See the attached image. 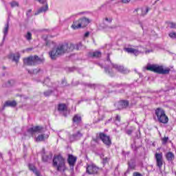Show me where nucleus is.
Wrapping results in <instances>:
<instances>
[{"mask_svg": "<svg viewBox=\"0 0 176 176\" xmlns=\"http://www.w3.org/2000/svg\"><path fill=\"white\" fill-rule=\"evenodd\" d=\"M77 160V157L75 155H73V154H69L68 158H67V162L68 164H69L70 168L74 170V165L76 162Z\"/></svg>", "mask_w": 176, "mask_h": 176, "instance_id": "nucleus-10", "label": "nucleus"}, {"mask_svg": "<svg viewBox=\"0 0 176 176\" xmlns=\"http://www.w3.org/2000/svg\"><path fill=\"white\" fill-rule=\"evenodd\" d=\"M155 116H157L160 123L166 124L169 120L168 116L166 115L165 111H164V109L162 108H157V109H155Z\"/></svg>", "mask_w": 176, "mask_h": 176, "instance_id": "nucleus-4", "label": "nucleus"}, {"mask_svg": "<svg viewBox=\"0 0 176 176\" xmlns=\"http://www.w3.org/2000/svg\"><path fill=\"white\" fill-rule=\"evenodd\" d=\"M26 40H32V33L30 32H28L27 34L25 35Z\"/></svg>", "mask_w": 176, "mask_h": 176, "instance_id": "nucleus-33", "label": "nucleus"}, {"mask_svg": "<svg viewBox=\"0 0 176 176\" xmlns=\"http://www.w3.org/2000/svg\"><path fill=\"white\" fill-rule=\"evenodd\" d=\"M168 140H169L168 137H164V138H162V144L166 145V144H167Z\"/></svg>", "mask_w": 176, "mask_h": 176, "instance_id": "nucleus-34", "label": "nucleus"}, {"mask_svg": "<svg viewBox=\"0 0 176 176\" xmlns=\"http://www.w3.org/2000/svg\"><path fill=\"white\" fill-rule=\"evenodd\" d=\"M124 50L126 52H128V54H133L135 56L140 54V51H138V50H135L134 48H124Z\"/></svg>", "mask_w": 176, "mask_h": 176, "instance_id": "nucleus-18", "label": "nucleus"}, {"mask_svg": "<svg viewBox=\"0 0 176 176\" xmlns=\"http://www.w3.org/2000/svg\"><path fill=\"white\" fill-rule=\"evenodd\" d=\"M0 157H2V154H1V153H0Z\"/></svg>", "mask_w": 176, "mask_h": 176, "instance_id": "nucleus-52", "label": "nucleus"}, {"mask_svg": "<svg viewBox=\"0 0 176 176\" xmlns=\"http://www.w3.org/2000/svg\"><path fill=\"white\" fill-rule=\"evenodd\" d=\"M120 86H122V85H119V84L114 85V87H120Z\"/></svg>", "mask_w": 176, "mask_h": 176, "instance_id": "nucleus-50", "label": "nucleus"}, {"mask_svg": "<svg viewBox=\"0 0 176 176\" xmlns=\"http://www.w3.org/2000/svg\"><path fill=\"white\" fill-rule=\"evenodd\" d=\"M151 52H153V50H148L147 51H145L146 54H150Z\"/></svg>", "mask_w": 176, "mask_h": 176, "instance_id": "nucleus-47", "label": "nucleus"}, {"mask_svg": "<svg viewBox=\"0 0 176 176\" xmlns=\"http://www.w3.org/2000/svg\"><path fill=\"white\" fill-rule=\"evenodd\" d=\"M47 138H49V135L41 134L40 135H38V137L36 138V142H41V141H45V140Z\"/></svg>", "mask_w": 176, "mask_h": 176, "instance_id": "nucleus-19", "label": "nucleus"}, {"mask_svg": "<svg viewBox=\"0 0 176 176\" xmlns=\"http://www.w3.org/2000/svg\"><path fill=\"white\" fill-rule=\"evenodd\" d=\"M28 166H29V169L30 170H32V172H34V173H35L36 176H41V173L39 172V170L36 169L34 164H29Z\"/></svg>", "mask_w": 176, "mask_h": 176, "instance_id": "nucleus-17", "label": "nucleus"}, {"mask_svg": "<svg viewBox=\"0 0 176 176\" xmlns=\"http://www.w3.org/2000/svg\"><path fill=\"white\" fill-rule=\"evenodd\" d=\"M82 121V118L80 116V115H75L73 118V122L74 123H76V124H78Z\"/></svg>", "mask_w": 176, "mask_h": 176, "instance_id": "nucleus-25", "label": "nucleus"}, {"mask_svg": "<svg viewBox=\"0 0 176 176\" xmlns=\"http://www.w3.org/2000/svg\"><path fill=\"white\" fill-rule=\"evenodd\" d=\"M26 52H29V51H32V48H26V50H25ZM23 50L22 51V52L24 54L25 52V51Z\"/></svg>", "mask_w": 176, "mask_h": 176, "instance_id": "nucleus-43", "label": "nucleus"}, {"mask_svg": "<svg viewBox=\"0 0 176 176\" xmlns=\"http://www.w3.org/2000/svg\"><path fill=\"white\" fill-rule=\"evenodd\" d=\"M98 170L99 168H98V166H96V165L94 164H91L87 166V172L89 175L98 173Z\"/></svg>", "mask_w": 176, "mask_h": 176, "instance_id": "nucleus-11", "label": "nucleus"}, {"mask_svg": "<svg viewBox=\"0 0 176 176\" xmlns=\"http://www.w3.org/2000/svg\"><path fill=\"white\" fill-rule=\"evenodd\" d=\"M74 50H82V43H79L78 44H76V45L74 44H68L67 43L59 44V45L53 48L49 54L51 59H56L58 56H62V55L67 52H72Z\"/></svg>", "mask_w": 176, "mask_h": 176, "instance_id": "nucleus-1", "label": "nucleus"}, {"mask_svg": "<svg viewBox=\"0 0 176 176\" xmlns=\"http://www.w3.org/2000/svg\"><path fill=\"white\" fill-rule=\"evenodd\" d=\"M104 21H106L107 22H109V23H111L113 21V18L112 16H106L104 18Z\"/></svg>", "mask_w": 176, "mask_h": 176, "instance_id": "nucleus-32", "label": "nucleus"}, {"mask_svg": "<svg viewBox=\"0 0 176 176\" xmlns=\"http://www.w3.org/2000/svg\"><path fill=\"white\" fill-rule=\"evenodd\" d=\"M32 10L30 9L26 12V16H28V18H30L31 16H32Z\"/></svg>", "mask_w": 176, "mask_h": 176, "instance_id": "nucleus-35", "label": "nucleus"}, {"mask_svg": "<svg viewBox=\"0 0 176 176\" xmlns=\"http://www.w3.org/2000/svg\"><path fill=\"white\" fill-rule=\"evenodd\" d=\"M155 158L157 166H158L159 169H162L164 162L163 153H155Z\"/></svg>", "mask_w": 176, "mask_h": 176, "instance_id": "nucleus-7", "label": "nucleus"}, {"mask_svg": "<svg viewBox=\"0 0 176 176\" xmlns=\"http://www.w3.org/2000/svg\"><path fill=\"white\" fill-rule=\"evenodd\" d=\"M146 69L157 72V74H169L170 69L166 67L164 69L163 66H159V65H148Z\"/></svg>", "mask_w": 176, "mask_h": 176, "instance_id": "nucleus-3", "label": "nucleus"}, {"mask_svg": "<svg viewBox=\"0 0 176 176\" xmlns=\"http://www.w3.org/2000/svg\"><path fill=\"white\" fill-rule=\"evenodd\" d=\"M133 176H142V175L138 172H134Z\"/></svg>", "mask_w": 176, "mask_h": 176, "instance_id": "nucleus-39", "label": "nucleus"}, {"mask_svg": "<svg viewBox=\"0 0 176 176\" xmlns=\"http://www.w3.org/2000/svg\"><path fill=\"white\" fill-rule=\"evenodd\" d=\"M101 56H102V53L98 51H96L93 53V56L95 58H100Z\"/></svg>", "mask_w": 176, "mask_h": 176, "instance_id": "nucleus-27", "label": "nucleus"}, {"mask_svg": "<svg viewBox=\"0 0 176 176\" xmlns=\"http://www.w3.org/2000/svg\"><path fill=\"white\" fill-rule=\"evenodd\" d=\"M52 158V154H49V155H46V154H44L43 155V161L45 162H48L50 161Z\"/></svg>", "mask_w": 176, "mask_h": 176, "instance_id": "nucleus-26", "label": "nucleus"}, {"mask_svg": "<svg viewBox=\"0 0 176 176\" xmlns=\"http://www.w3.org/2000/svg\"><path fill=\"white\" fill-rule=\"evenodd\" d=\"M119 104L121 108H126L129 105V102L127 100H122L120 101Z\"/></svg>", "mask_w": 176, "mask_h": 176, "instance_id": "nucleus-23", "label": "nucleus"}, {"mask_svg": "<svg viewBox=\"0 0 176 176\" xmlns=\"http://www.w3.org/2000/svg\"><path fill=\"white\" fill-rule=\"evenodd\" d=\"M129 168L131 169H135L136 165L135 162H128Z\"/></svg>", "mask_w": 176, "mask_h": 176, "instance_id": "nucleus-30", "label": "nucleus"}, {"mask_svg": "<svg viewBox=\"0 0 176 176\" xmlns=\"http://www.w3.org/2000/svg\"><path fill=\"white\" fill-rule=\"evenodd\" d=\"M109 158L108 157H105V158H103V164H107L108 162Z\"/></svg>", "mask_w": 176, "mask_h": 176, "instance_id": "nucleus-38", "label": "nucleus"}, {"mask_svg": "<svg viewBox=\"0 0 176 176\" xmlns=\"http://www.w3.org/2000/svg\"><path fill=\"white\" fill-rule=\"evenodd\" d=\"M10 6L12 8H14V7H19V3L18 1H11L10 2Z\"/></svg>", "mask_w": 176, "mask_h": 176, "instance_id": "nucleus-28", "label": "nucleus"}, {"mask_svg": "<svg viewBox=\"0 0 176 176\" xmlns=\"http://www.w3.org/2000/svg\"><path fill=\"white\" fill-rule=\"evenodd\" d=\"M107 60H110V58H109V54H108V55H107Z\"/></svg>", "mask_w": 176, "mask_h": 176, "instance_id": "nucleus-51", "label": "nucleus"}, {"mask_svg": "<svg viewBox=\"0 0 176 176\" xmlns=\"http://www.w3.org/2000/svg\"><path fill=\"white\" fill-rule=\"evenodd\" d=\"M52 41H46V45L50 47Z\"/></svg>", "mask_w": 176, "mask_h": 176, "instance_id": "nucleus-46", "label": "nucleus"}, {"mask_svg": "<svg viewBox=\"0 0 176 176\" xmlns=\"http://www.w3.org/2000/svg\"><path fill=\"white\" fill-rule=\"evenodd\" d=\"M58 111L60 112H63L64 116H67V105H65V104H59Z\"/></svg>", "mask_w": 176, "mask_h": 176, "instance_id": "nucleus-16", "label": "nucleus"}, {"mask_svg": "<svg viewBox=\"0 0 176 176\" xmlns=\"http://www.w3.org/2000/svg\"><path fill=\"white\" fill-rule=\"evenodd\" d=\"M91 21L89 19V18H80L78 21H74L72 28L73 29H79L80 28H85L90 23Z\"/></svg>", "mask_w": 176, "mask_h": 176, "instance_id": "nucleus-5", "label": "nucleus"}, {"mask_svg": "<svg viewBox=\"0 0 176 176\" xmlns=\"http://www.w3.org/2000/svg\"><path fill=\"white\" fill-rule=\"evenodd\" d=\"M16 101H6L4 105H3V108H5L6 107H16Z\"/></svg>", "mask_w": 176, "mask_h": 176, "instance_id": "nucleus-21", "label": "nucleus"}, {"mask_svg": "<svg viewBox=\"0 0 176 176\" xmlns=\"http://www.w3.org/2000/svg\"><path fill=\"white\" fill-rule=\"evenodd\" d=\"M113 68H115V69H116V71H119V72H123V73H126L128 72L127 69H125V67H124V66H120V65H111Z\"/></svg>", "mask_w": 176, "mask_h": 176, "instance_id": "nucleus-15", "label": "nucleus"}, {"mask_svg": "<svg viewBox=\"0 0 176 176\" xmlns=\"http://www.w3.org/2000/svg\"><path fill=\"white\" fill-rule=\"evenodd\" d=\"M83 134L80 133V131H77L75 134L70 135L69 140L70 141H76L77 140H80L82 138Z\"/></svg>", "mask_w": 176, "mask_h": 176, "instance_id": "nucleus-13", "label": "nucleus"}, {"mask_svg": "<svg viewBox=\"0 0 176 176\" xmlns=\"http://www.w3.org/2000/svg\"><path fill=\"white\" fill-rule=\"evenodd\" d=\"M38 1L45 5L38 8L34 13V15H38V14H41V12H46V11L49 10V6L47 3V0H38Z\"/></svg>", "mask_w": 176, "mask_h": 176, "instance_id": "nucleus-8", "label": "nucleus"}, {"mask_svg": "<svg viewBox=\"0 0 176 176\" xmlns=\"http://www.w3.org/2000/svg\"><path fill=\"white\" fill-rule=\"evenodd\" d=\"M3 40H5L6 36H8V33L9 32V22H7V23L5 25V28L3 30Z\"/></svg>", "mask_w": 176, "mask_h": 176, "instance_id": "nucleus-24", "label": "nucleus"}, {"mask_svg": "<svg viewBox=\"0 0 176 176\" xmlns=\"http://www.w3.org/2000/svg\"><path fill=\"white\" fill-rule=\"evenodd\" d=\"M99 137L104 145L107 146H111L112 142L109 135H107L104 133H100V134H99Z\"/></svg>", "mask_w": 176, "mask_h": 176, "instance_id": "nucleus-9", "label": "nucleus"}, {"mask_svg": "<svg viewBox=\"0 0 176 176\" xmlns=\"http://www.w3.org/2000/svg\"><path fill=\"white\" fill-rule=\"evenodd\" d=\"M132 133H133L132 130H127L126 131V134H128V135H131Z\"/></svg>", "mask_w": 176, "mask_h": 176, "instance_id": "nucleus-44", "label": "nucleus"}, {"mask_svg": "<svg viewBox=\"0 0 176 176\" xmlns=\"http://www.w3.org/2000/svg\"><path fill=\"white\" fill-rule=\"evenodd\" d=\"M89 34H90L89 32H86L84 36L85 37H89Z\"/></svg>", "mask_w": 176, "mask_h": 176, "instance_id": "nucleus-48", "label": "nucleus"}, {"mask_svg": "<svg viewBox=\"0 0 176 176\" xmlns=\"http://www.w3.org/2000/svg\"><path fill=\"white\" fill-rule=\"evenodd\" d=\"M150 10V7L148 6H144V7H142L140 10L141 11L142 15H146Z\"/></svg>", "mask_w": 176, "mask_h": 176, "instance_id": "nucleus-20", "label": "nucleus"}, {"mask_svg": "<svg viewBox=\"0 0 176 176\" xmlns=\"http://www.w3.org/2000/svg\"><path fill=\"white\" fill-rule=\"evenodd\" d=\"M169 37H170V38H176V32H170L168 34Z\"/></svg>", "mask_w": 176, "mask_h": 176, "instance_id": "nucleus-31", "label": "nucleus"}, {"mask_svg": "<svg viewBox=\"0 0 176 176\" xmlns=\"http://www.w3.org/2000/svg\"><path fill=\"white\" fill-rule=\"evenodd\" d=\"M41 62H42V60L37 56H29L23 59V65H35L38 63H41Z\"/></svg>", "mask_w": 176, "mask_h": 176, "instance_id": "nucleus-6", "label": "nucleus"}, {"mask_svg": "<svg viewBox=\"0 0 176 176\" xmlns=\"http://www.w3.org/2000/svg\"><path fill=\"white\" fill-rule=\"evenodd\" d=\"M85 14V12H78V13L77 14V15H82V14Z\"/></svg>", "mask_w": 176, "mask_h": 176, "instance_id": "nucleus-49", "label": "nucleus"}, {"mask_svg": "<svg viewBox=\"0 0 176 176\" xmlns=\"http://www.w3.org/2000/svg\"><path fill=\"white\" fill-rule=\"evenodd\" d=\"M8 86H11L12 84L14 83V80H8Z\"/></svg>", "mask_w": 176, "mask_h": 176, "instance_id": "nucleus-45", "label": "nucleus"}, {"mask_svg": "<svg viewBox=\"0 0 176 176\" xmlns=\"http://www.w3.org/2000/svg\"><path fill=\"white\" fill-rule=\"evenodd\" d=\"M53 166H55L59 172H64L66 170L65 160L60 155H54L53 158Z\"/></svg>", "mask_w": 176, "mask_h": 176, "instance_id": "nucleus-2", "label": "nucleus"}, {"mask_svg": "<svg viewBox=\"0 0 176 176\" xmlns=\"http://www.w3.org/2000/svg\"><path fill=\"white\" fill-rule=\"evenodd\" d=\"M52 93V90H48L47 91H44V95L45 96H50Z\"/></svg>", "mask_w": 176, "mask_h": 176, "instance_id": "nucleus-36", "label": "nucleus"}, {"mask_svg": "<svg viewBox=\"0 0 176 176\" xmlns=\"http://www.w3.org/2000/svg\"><path fill=\"white\" fill-rule=\"evenodd\" d=\"M168 26L171 29H176V23L175 22H169Z\"/></svg>", "mask_w": 176, "mask_h": 176, "instance_id": "nucleus-29", "label": "nucleus"}, {"mask_svg": "<svg viewBox=\"0 0 176 176\" xmlns=\"http://www.w3.org/2000/svg\"><path fill=\"white\" fill-rule=\"evenodd\" d=\"M105 72H108V74H112V70H110V69H107V67H105Z\"/></svg>", "mask_w": 176, "mask_h": 176, "instance_id": "nucleus-41", "label": "nucleus"}, {"mask_svg": "<svg viewBox=\"0 0 176 176\" xmlns=\"http://www.w3.org/2000/svg\"><path fill=\"white\" fill-rule=\"evenodd\" d=\"M118 1H122V3H129L131 0H118ZM111 1H113V0H111Z\"/></svg>", "mask_w": 176, "mask_h": 176, "instance_id": "nucleus-40", "label": "nucleus"}, {"mask_svg": "<svg viewBox=\"0 0 176 176\" xmlns=\"http://www.w3.org/2000/svg\"><path fill=\"white\" fill-rule=\"evenodd\" d=\"M50 82V78H46L45 80H44V83L45 85H48V83Z\"/></svg>", "mask_w": 176, "mask_h": 176, "instance_id": "nucleus-37", "label": "nucleus"}, {"mask_svg": "<svg viewBox=\"0 0 176 176\" xmlns=\"http://www.w3.org/2000/svg\"><path fill=\"white\" fill-rule=\"evenodd\" d=\"M21 58V55L19 52L16 54H10L9 55V58L12 59L14 62H16V63H18L19 62V59Z\"/></svg>", "mask_w": 176, "mask_h": 176, "instance_id": "nucleus-14", "label": "nucleus"}, {"mask_svg": "<svg viewBox=\"0 0 176 176\" xmlns=\"http://www.w3.org/2000/svg\"><path fill=\"white\" fill-rule=\"evenodd\" d=\"M166 157L168 160V161H173L175 158V154L172 153V151H168L166 154Z\"/></svg>", "mask_w": 176, "mask_h": 176, "instance_id": "nucleus-22", "label": "nucleus"}, {"mask_svg": "<svg viewBox=\"0 0 176 176\" xmlns=\"http://www.w3.org/2000/svg\"><path fill=\"white\" fill-rule=\"evenodd\" d=\"M120 120H121L120 116L119 115H117L116 118V121L120 122Z\"/></svg>", "mask_w": 176, "mask_h": 176, "instance_id": "nucleus-42", "label": "nucleus"}, {"mask_svg": "<svg viewBox=\"0 0 176 176\" xmlns=\"http://www.w3.org/2000/svg\"><path fill=\"white\" fill-rule=\"evenodd\" d=\"M43 127L41 126H36V127H31L28 130V132L33 135L34 133H43Z\"/></svg>", "mask_w": 176, "mask_h": 176, "instance_id": "nucleus-12", "label": "nucleus"}]
</instances>
